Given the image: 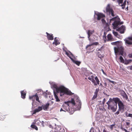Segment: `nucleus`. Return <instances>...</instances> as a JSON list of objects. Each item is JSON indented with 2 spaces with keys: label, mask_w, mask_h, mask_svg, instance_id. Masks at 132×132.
Here are the masks:
<instances>
[{
  "label": "nucleus",
  "mask_w": 132,
  "mask_h": 132,
  "mask_svg": "<svg viewBox=\"0 0 132 132\" xmlns=\"http://www.w3.org/2000/svg\"><path fill=\"white\" fill-rule=\"evenodd\" d=\"M55 88L57 93H60L61 96H63L64 94L69 95L73 94L68 89L65 88L63 86H61L59 87H55Z\"/></svg>",
  "instance_id": "nucleus-1"
},
{
  "label": "nucleus",
  "mask_w": 132,
  "mask_h": 132,
  "mask_svg": "<svg viewBox=\"0 0 132 132\" xmlns=\"http://www.w3.org/2000/svg\"><path fill=\"white\" fill-rule=\"evenodd\" d=\"M113 98H110L109 100L106 103L108 105V109H110L113 112H115L116 111L117 108V105L116 103L114 102Z\"/></svg>",
  "instance_id": "nucleus-2"
},
{
  "label": "nucleus",
  "mask_w": 132,
  "mask_h": 132,
  "mask_svg": "<svg viewBox=\"0 0 132 132\" xmlns=\"http://www.w3.org/2000/svg\"><path fill=\"white\" fill-rule=\"evenodd\" d=\"M113 101L115 103H116L117 105L118 103L119 110H123L125 108V105L121 101L120 99L118 97L113 98Z\"/></svg>",
  "instance_id": "nucleus-3"
},
{
  "label": "nucleus",
  "mask_w": 132,
  "mask_h": 132,
  "mask_svg": "<svg viewBox=\"0 0 132 132\" xmlns=\"http://www.w3.org/2000/svg\"><path fill=\"white\" fill-rule=\"evenodd\" d=\"M114 50L115 54H117L118 53H119V54L123 55L124 49L123 47L122 46H118V47H115L114 48Z\"/></svg>",
  "instance_id": "nucleus-4"
},
{
  "label": "nucleus",
  "mask_w": 132,
  "mask_h": 132,
  "mask_svg": "<svg viewBox=\"0 0 132 132\" xmlns=\"http://www.w3.org/2000/svg\"><path fill=\"white\" fill-rule=\"evenodd\" d=\"M132 36L128 37L127 39H124L125 42V44L127 46H130V45H132Z\"/></svg>",
  "instance_id": "nucleus-5"
},
{
  "label": "nucleus",
  "mask_w": 132,
  "mask_h": 132,
  "mask_svg": "<svg viewBox=\"0 0 132 132\" xmlns=\"http://www.w3.org/2000/svg\"><path fill=\"white\" fill-rule=\"evenodd\" d=\"M29 99L30 100H32L33 101L32 104L34 102L35 100L37 101H38V102H40V101L39 100V97L37 94L36 93L35 95L31 96H30L29 97Z\"/></svg>",
  "instance_id": "nucleus-6"
},
{
  "label": "nucleus",
  "mask_w": 132,
  "mask_h": 132,
  "mask_svg": "<svg viewBox=\"0 0 132 132\" xmlns=\"http://www.w3.org/2000/svg\"><path fill=\"white\" fill-rule=\"evenodd\" d=\"M125 29V27L123 26H122L120 27L117 29V30L119 31L121 34H123Z\"/></svg>",
  "instance_id": "nucleus-7"
},
{
  "label": "nucleus",
  "mask_w": 132,
  "mask_h": 132,
  "mask_svg": "<svg viewBox=\"0 0 132 132\" xmlns=\"http://www.w3.org/2000/svg\"><path fill=\"white\" fill-rule=\"evenodd\" d=\"M68 102H65L64 103L66 104L63 105L64 109L65 110V111H68L70 110L69 105V104L68 103Z\"/></svg>",
  "instance_id": "nucleus-8"
},
{
  "label": "nucleus",
  "mask_w": 132,
  "mask_h": 132,
  "mask_svg": "<svg viewBox=\"0 0 132 132\" xmlns=\"http://www.w3.org/2000/svg\"><path fill=\"white\" fill-rule=\"evenodd\" d=\"M121 94L123 98H125L126 100L128 101H129L127 94L125 91L122 90L121 93Z\"/></svg>",
  "instance_id": "nucleus-9"
},
{
  "label": "nucleus",
  "mask_w": 132,
  "mask_h": 132,
  "mask_svg": "<svg viewBox=\"0 0 132 132\" xmlns=\"http://www.w3.org/2000/svg\"><path fill=\"white\" fill-rule=\"evenodd\" d=\"M120 22L118 21H115L114 23L112 24L113 29H117L118 28V26L120 24Z\"/></svg>",
  "instance_id": "nucleus-10"
},
{
  "label": "nucleus",
  "mask_w": 132,
  "mask_h": 132,
  "mask_svg": "<svg viewBox=\"0 0 132 132\" xmlns=\"http://www.w3.org/2000/svg\"><path fill=\"white\" fill-rule=\"evenodd\" d=\"M96 15L97 16V19L98 20H100L102 18L105 17V15L102 13H97L96 14Z\"/></svg>",
  "instance_id": "nucleus-11"
},
{
  "label": "nucleus",
  "mask_w": 132,
  "mask_h": 132,
  "mask_svg": "<svg viewBox=\"0 0 132 132\" xmlns=\"http://www.w3.org/2000/svg\"><path fill=\"white\" fill-rule=\"evenodd\" d=\"M47 34V37L48 40H52L54 39L53 35L51 34H49L47 32H46Z\"/></svg>",
  "instance_id": "nucleus-12"
},
{
  "label": "nucleus",
  "mask_w": 132,
  "mask_h": 132,
  "mask_svg": "<svg viewBox=\"0 0 132 132\" xmlns=\"http://www.w3.org/2000/svg\"><path fill=\"white\" fill-rule=\"evenodd\" d=\"M106 10V12H109V14H110L111 12L113 11L112 9L110 7V4H108L107 6Z\"/></svg>",
  "instance_id": "nucleus-13"
},
{
  "label": "nucleus",
  "mask_w": 132,
  "mask_h": 132,
  "mask_svg": "<svg viewBox=\"0 0 132 132\" xmlns=\"http://www.w3.org/2000/svg\"><path fill=\"white\" fill-rule=\"evenodd\" d=\"M94 76L93 75H92L90 76H89L88 77V79L90 80L94 84V85H96L95 81L94 80L95 78Z\"/></svg>",
  "instance_id": "nucleus-14"
},
{
  "label": "nucleus",
  "mask_w": 132,
  "mask_h": 132,
  "mask_svg": "<svg viewBox=\"0 0 132 132\" xmlns=\"http://www.w3.org/2000/svg\"><path fill=\"white\" fill-rule=\"evenodd\" d=\"M42 109L43 108L42 106L38 107L37 109H36L34 110L33 112V114H35L36 113L42 110Z\"/></svg>",
  "instance_id": "nucleus-15"
},
{
  "label": "nucleus",
  "mask_w": 132,
  "mask_h": 132,
  "mask_svg": "<svg viewBox=\"0 0 132 132\" xmlns=\"http://www.w3.org/2000/svg\"><path fill=\"white\" fill-rule=\"evenodd\" d=\"M111 44L112 45H116L118 46L119 45H121L122 44V43L121 42H119L118 41L115 42H112Z\"/></svg>",
  "instance_id": "nucleus-16"
},
{
  "label": "nucleus",
  "mask_w": 132,
  "mask_h": 132,
  "mask_svg": "<svg viewBox=\"0 0 132 132\" xmlns=\"http://www.w3.org/2000/svg\"><path fill=\"white\" fill-rule=\"evenodd\" d=\"M98 89H96L95 90V91L94 92V95L93 96V97L92 98V99L93 100H94L97 97V94L98 93Z\"/></svg>",
  "instance_id": "nucleus-17"
},
{
  "label": "nucleus",
  "mask_w": 132,
  "mask_h": 132,
  "mask_svg": "<svg viewBox=\"0 0 132 132\" xmlns=\"http://www.w3.org/2000/svg\"><path fill=\"white\" fill-rule=\"evenodd\" d=\"M107 37L108 38L107 41H112L113 38L111 34H108L107 35Z\"/></svg>",
  "instance_id": "nucleus-18"
},
{
  "label": "nucleus",
  "mask_w": 132,
  "mask_h": 132,
  "mask_svg": "<svg viewBox=\"0 0 132 132\" xmlns=\"http://www.w3.org/2000/svg\"><path fill=\"white\" fill-rule=\"evenodd\" d=\"M26 93L24 90L22 91L21 92V97L23 98L24 99L25 98Z\"/></svg>",
  "instance_id": "nucleus-19"
},
{
  "label": "nucleus",
  "mask_w": 132,
  "mask_h": 132,
  "mask_svg": "<svg viewBox=\"0 0 132 132\" xmlns=\"http://www.w3.org/2000/svg\"><path fill=\"white\" fill-rule=\"evenodd\" d=\"M54 96L55 99L56 100V101L57 102H59L60 101V100L58 96L57 95V93L54 91Z\"/></svg>",
  "instance_id": "nucleus-20"
},
{
  "label": "nucleus",
  "mask_w": 132,
  "mask_h": 132,
  "mask_svg": "<svg viewBox=\"0 0 132 132\" xmlns=\"http://www.w3.org/2000/svg\"><path fill=\"white\" fill-rule=\"evenodd\" d=\"M66 54L72 60H73V59L71 57L73 55L71 52H66Z\"/></svg>",
  "instance_id": "nucleus-21"
},
{
  "label": "nucleus",
  "mask_w": 132,
  "mask_h": 132,
  "mask_svg": "<svg viewBox=\"0 0 132 132\" xmlns=\"http://www.w3.org/2000/svg\"><path fill=\"white\" fill-rule=\"evenodd\" d=\"M94 32V30H88V32H87V33L88 35V38H89V37L90 36L93 34Z\"/></svg>",
  "instance_id": "nucleus-22"
},
{
  "label": "nucleus",
  "mask_w": 132,
  "mask_h": 132,
  "mask_svg": "<svg viewBox=\"0 0 132 132\" xmlns=\"http://www.w3.org/2000/svg\"><path fill=\"white\" fill-rule=\"evenodd\" d=\"M61 128V127L57 126L55 128L54 132H61L60 130Z\"/></svg>",
  "instance_id": "nucleus-23"
},
{
  "label": "nucleus",
  "mask_w": 132,
  "mask_h": 132,
  "mask_svg": "<svg viewBox=\"0 0 132 132\" xmlns=\"http://www.w3.org/2000/svg\"><path fill=\"white\" fill-rule=\"evenodd\" d=\"M60 43L58 41L57 39H56V38H54V42L53 43V44H54L55 46H56L59 44Z\"/></svg>",
  "instance_id": "nucleus-24"
},
{
  "label": "nucleus",
  "mask_w": 132,
  "mask_h": 132,
  "mask_svg": "<svg viewBox=\"0 0 132 132\" xmlns=\"http://www.w3.org/2000/svg\"><path fill=\"white\" fill-rule=\"evenodd\" d=\"M49 105V103H48L45 105H44L43 106V109L45 110H47L48 108Z\"/></svg>",
  "instance_id": "nucleus-25"
},
{
  "label": "nucleus",
  "mask_w": 132,
  "mask_h": 132,
  "mask_svg": "<svg viewBox=\"0 0 132 132\" xmlns=\"http://www.w3.org/2000/svg\"><path fill=\"white\" fill-rule=\"evenodd\" d=\"M97 55L98 57L101 59L103 58L104 56V55L103 54H101L99 52H98Z\"/></svg>",
  "instance_id": "nucleus-26"
},
{
  "label": "nucleus",
  "mask_w": 132,
  "mask_h": 132,
  "mask_svg": "<svg viewBox=\"0 0 132 132\" xmlns=\"http://www.w3.org/2000/svg\"><path fill=\"white\" fill-rule=\"evenodd\" d=\"M126 0H125V1L120 6H121L122 7V9H125V6L126 4Z\"/></svg>",
  "instance_id": "nucleus-27"
},
{
  "label": "nucleus",
  "mask_w": 132,
  "mask_h": 132,
  "mask_svg": "<svg viewBox=\"0 0 132 132\" xmlns=\"http://www.w3.org/2000/svg\"><path fill=\"white\" fill-rule=\"evenodd\" d=\"M94 79L96 81V85H99L100 83V81L98 79L97 77V76L95 77Z\"/></svg>",
  "instance_id": "nucleus-28"
},
{
  "label": "nucleus",
  "mask_w": 132,
  "mask_h": 132,
  "mask_svg": "<svg viewBox=\"0 0 132 132\" xmlns=\"http://www.w3.org/2000/svg\"><path fill=\"white\" fill-rule=\"evenodd\" d=\"M68 102L69 104L70 103H71L74 105H75V101L74 99L73 98H72L71 101H68Z\"/></svg>",
  "instance_id": "nucleus-29"
},
{
  "label": "nucleus",
  "mask_w": 132,
  "mask_h": 132,
  "mask_svg": "<svg viewBox=\"0 0 132 132\" xmlns=\"http://www.w3.org/2000/svg\"><path fill=\"white\" fill-rule=\"evenodd\" d=\"M72 61L74 62L77 65H79L80 63V62L78 61H75L74 59Z\"/></svg>",
  "instance_id": "nucleus-30"
},
{
  "label": "nucleus",
  "mask_w": 132,
  "mask_h": 132,
  "mask_svg": "<svg viewBox=\"0 0 132 132\" xmlns=\"http://www.w3.org/2000/svg\"><path fill=\"white\" fill-rule=\"evenodd\" d=\"M104 35L103 36V39L105 42H106L107 41V39L106 36L105 35V32H104Z\"/></svg>",
  "instance_id": "nucleus-31"
},
{
  "label": "nucleus",
  "mask_w": 132,
  "mask_h": 132,
  "mask_svg": "<svg viewBox=\"0 0 132 132\" xmlns=\"http://www.w3.org/2000/svg\"><path fill=\"white\" fill-rule=\"evenodd\" d=\"M31 127L35 129L36 130H37L38 129L37 127L34 125H31Z\"/></svg>",
  "instance_id": "nucleus-32"
},
{
  "label": "nucleus",
  "mask_w": 132,
  "mask_h": 132,
  "mask_svg": "<svg viewBox=\"0 0 132 132\" xmlns=\"http://www.w3.org/2000/svg\"><path fill=\"white\" fill-rule=\"evenodd\" d=\"M119 59L120 60L121 62L122 63H124V60L122 56H120Z\"/></svg>",
  "instance_id": "nucleus-33"
},
{
  "label": "nucleus",
  "mask_w": 132,
  "mask_h": 132,
  "mask_svg": "<svg viewBox=\"0 0 132 132\" xmlns=\"http://www.w3.org/2000/svg\"><path fill=\"white\" fill-rule=\"evenodd\" d=\"M98 44V42H96L95 43H92L91 44L89 45H88V46H90L92 45H97Z\"/></svg>",
  "instance_id": "nucleus-34"
},
{
  "label": "nucleus",
  "mask_w": 132,
  "mask_h": 132,
  "mask_svg": "<svg viewBox=\"0 0 132 132\" xmlns=\"http://www.w3.org/2000/svg\"><path fill=\"white\" fill-rule=\"evenodd\" d=\"M132 61L131 60H128L125 61V64H128L130 63Z\"/></svg>",
  "instance_id": "nucleus-35"
},
{
  "label": "nucleus",
  "mask_w": 132,
  "mask_h": 132,
  "mask_svg": "<svg viewBox=\"0 0 132 132\" xmlns=\"http://www.w3.org/2000/svg\"><path fill=\"white\" fill-rule=\"evenodd\" d=\"M5 118L4 116H3L0 113V120H3Z\"/></svg>",
  "instance_id": "nucleus-36"
},
{
  "label": "nucleus",
  "mask_w": 132,
  "mask_h": 132,
  "mask_svg": "<svg viewBox=\"0 0 132 132\" xmlns=\"http://www.w3.org/2000/svg\"><path fill=\"white\" fill-rule=\"evenodd\" d=\"M117 2H118V4L120 5V4L123 3V0H117Z\"/></svg>",
  "instance_id": "nucleus-37"
},
{
  "label": "nucleus",
  "mask_w": 132,
  "mask_h": 132,
  "mask_svg": "<svg viewBox=\"0 0 132 132\" xmlns=\"http://www.w3.org/2000/svg\"><path fill=\"white\" fill-rule=\"evenodd\" d=\"M113 33L114 35L116 36H117V35H118V33L117 32L113 31Z\"/></svg>",
  "instance_id": "nucleus-38"
},
{
  "label": "nucleus",
  "mask_w": 132,
  "mask_h": 132,
  "mask_svg": "<svg viewBox=\"0 0 132 132\" xmlns=\"http://www.w3.org/2000/svg\"><path fill=\"white\" fill-rule=\"evenodd\" d=\"M115 126V124H112L110 126V128L111 130H112L113 128V127Z\"/></svg>",
  "instance_id": "nucleus-39"
},
{
  "label": "nucleus",
  "mask_w": 132,
  "mask_h": 132,
  "mask_svg": "<svg viewBox=\"0 0 132 132\" xmlns=\"http://www.w3.org/2000/svg\"><path fill=\"white\" fill-rule=\"evenodd\" d=\"M78 101H77V102H78L79 104H78L79 105H81V102L80 100H79L78 99Z\"/></svg>",
  "instance_id": "nucleus-40"
},
{
  "label": "nucleus",
  "mask_w": 132,
  "mask_h": 132,
  "mask_svg": "<svg viewBox=\"0 0 132 132\" xmlns=\"http://www.w3.org/2000/svg\"><path fill=\"white\" fill-rule=\"evenodd\" d=\"M130 113H128L127 112H125V114L127 117H129L128 115Z\"/></svg>",
  "instance_id": "nucleus-41"
},
{
  "label": "nucleus",
  "mask_w": 132,
  "mask_h": 132,
  "mask_svg": "<svg viewBox=\"0 0 132 132\" xmlns=\"http://www.w3.org/2000/svg\"><path fill=\"white\" fill-rule=\"evenodd\" d=\"M101 21L102 23L104 24L106 22V21L105 20L103 19H102Z\"/></svg>",
  "instance_id": "nucleus-42"
},
{
  "label": "nucleus",
  "mask_w": 132,
  "mask_h": 132,
  "mask_svg": "<svg viewBox=\"0 0 132 132\" xmlns=\"http://www.w3.org/2000/svg\"><path fill=\"white\" fill-rule=\"evenodd\" d=\"M128 57L130 58H132V53H131L129 54L128 55Z\"/></svg>",
  "instance_id": "nucleus-43"
},
{
  "label": "nucleus",
  "mask_w": 132,
  "mask_h": 132,
  "mask_svg": "<svg viewBox=\"0 0 132 132\" xmlns=\"http://www.w3.org/2000/svg\"><path fill=\"white\" fill-rule=\"evenodd\" d=\"M114 12L113 11L112 12H111V15L113 16H114L115 15L114 14Z\"/></svg>",
  "instance_id": "nucleus-44"
},
{
  "label": "nucleus",
  "mask_w": 132,
  "mask_h": 132,
  "mask_svg": "<svg viewBox=\"0 0 132 132\" xmlns=\"http://www.w3.org/2000/svg\"><path fill=\"white\" fill-rule=\"evenodd\" d=\"M92 130H93V132H94V129L93 127H92L91 128V129H90L89 132H91L92 131Z\"/></svg>",
  "instance_id": "nucleus-45"
},
{
  "label": "nucleus",
  "mask_w": 132,
  "mask_h": 132,
  "mask_svg": "<svg viewBox=\"0 0 132 132\" xmlns=\"http://www.w3.org/2000/svg\"><path fill=\"white\" fill-rule=\"evenodd\" d=\"M120 112L119 111H117V112L115 113V114H117V115H118L119 113Z\"/></svg>",
  "instance_id": "nucleus-46"
},
{
  "label": "nucleus",
  "mask_w": 132,
  "mask_h": 132,
  "mask_svg": "<svg viewBox=\"0 0 132 132\" xmlns=\"http://www.w3.org/2000/svg\"><path fill=\"white\" fill-rule=\"evenodd\" d=\"M121 128L122 129V130L124 131L125 132L126 130V129L122 127H121Z\"/></svg>",
  "instance_id": "nucleus-47"
},
{
  "label": "nucleus",
  "mask_w": 132,
  "mask_h": 132,
  "mask_svg": "<svg viewBox=\"0 0 132 132\" xmlns=\"http://www.w3.org/2000/svg\"><path fill=\"white\" fill-rule=\"evenodd\" d=\"M106 101V99H105V98H104L103 100V102H102V103H103V104H104V103H105V102Z\"/></svg>",
  "instance_id": "nucleus-48"
},
{
  "label": "nucleus",
  "mask_w": 132,
  "mask_h": 132,
  "mask_svg": "<svg viewBox=\"0 0 132 132\" xmlns=\"http://www.w3.org/2000/svg\"><path fill=\"white\" fill-rule=\"evenodd\" d=\"M101 70H102V72H103V73L104 75H106V73L104 72V71L103 70V69H101Z\"/></svg>",
  "instance_id": "nucleus-49"
},
{
  "label": "nucleus",
  "mask_w": 132,
  "mask_h": 132,
  "mask_svg": "<svg viewBox=\"0 0 132 132\" xmlns=\"http://www.w3.org/2000/svg\"><path fill=\"white\" fill-rule=\"evenodd\" d=\"M126 125L128 126L130 124V123L129 122H126Z\"/></svg>",
  "instance_id": "nucleus-50"
},
{
  "label": "nucleus",
  "mask_w": 132,
  "mask_h": 132,
  "mask_svg": "<svg viewBox=\"0 0 132 132\" xmlns=\"http://www.w3.org/2000/svg\"><path fill=\"white\" fill-rule=\"evenodd\" d=\"M129 117H130L132 118V114L130 113L128 115Z\"/></svg>",
  "instance_id": "nucleus-51"
},
{
  "label": "nucleus",
  "mask_w": 132,
  "mask_h": 132,
  "mask_svg": "<svg viewBox=\"0 0 132 132\" xmlns=\"http://www.w3.org/2000/svg\"><path fill=\"white\" fill-rule=\"evenodd\" d=\"M60 111H64L65 112H66V111L65 110H63V109H62V108H61V110H60Z\"/></svg>",
  "instance_id": "nucleus-52"
},
{
  "label": "nucleus",
  "mask_w": 132,
  "mask_h": 132,
  "mask_svg": "<svg viewBox=\"0 0 132 132\" xmlns=\"http://www.w3.org/2000/svg\"><path fill=\"white\" fill-rule=\"evenodd\" d=\"M130 69L132 70V65L130 66L129 67Z\"/></svg>",
  "instance_id": "nucleus-53"
},
{
  "label": "nucleus",
  "mask_w": 132,
  "mask_h": 132,
  "mask_svg": "<svg viewBox=\"0 0 132 132\" xmlns=\"http://www.w3.org/2000/svg\"><path fill=\"white\" fill-rule=\"evenodd\" d=\"M103 48V46H102L101 48H100L98 50V51H101V50L102 49V48Z\"/></svg>",
  "instance_id": "nucleus-54"
},
{
  "label": "nucleus",
  "mask_w": 132,
  "mask_h": 132,
  "mask_svg": "<svg viewBox=\"0 0 132 132\" xmlns=\"http://www.w3.org/2000/svg\"><path fill=\"white\" fill-rule=\"evenodd\" d=\"M103 48V46H102L101 48H100L98 50V51H101V50L102 49V48Z\"/></svg>",
  "instance_id": "nucleus-55"
},
{
  "label": "nucleus",
  "mask_w": 132,
  "mask_h": 132,
  "mask_svg": "<svg viewBox=\"0 0 132 132\" xmlns=\"http://www.w3.org/2000/svg\"><path fill=\"white\" fill-rule=\"evenodd\" d=\"M115 19V18H113L110 20V21H111L112 20H114Z\"/></svg>",
  "instance_id": "nucleus-56"
},
{
  "label": "nucleus",
  "mask_w": 132,
  "mask_h": 132,
  "mask_svg": "<svg viewBox=\"0 0 132 132\" xmlns=\"http://www.w3.org/2000/svg\"><path fill=\"white\" fill-rule=\"evenodd\" d=\"M109 82H111L112 83H114V81H111V80H109Z\"/></svg>",
  "instance_id": "nucleus-57"
},
{
  "label": "nucleus",
  "mask_w": 132,
  "mask_h": 132,
  "mask_svg": "<svg viewBox=\"0 0 132 132\" xmlns=\"http://www.w3.org/2000/svg\"><path fill=\"white\" fill-rule=\"evenodd\" d=\"M103 132H108L106 130H105V129H104L103 130Z\"/></svg>",
  "instance_id": "nucleus-58"
},
{
  "label": "nucleus",
  "mask_w": 132,
  "mask_h": 132,
  "mask_svg": "<svg viewBox=\"0 0 132 132\" xmlns=\"http://www.w3.org/2000/svg\"><path fill=\"white\" fill-rule=\"evenodd\" d=\"M100 85L102 87H103V85H102V84L101 83L100 84Z\"/></svg>",
  "instance_id": "nucleus-59"
},
{
  "label": "nucleus",
  "mask_w": 132,
  "mask_h": 132,
  "mask_svg": "<svg viewBox=\"0 0 132 132\" xmlns=\"http://www.w3.org/2000/svg\"><path fill=\"white\" fill-rule=\"evenodd\" d=\"M123 23V22H120V24H122Z\"/></svg>",
  "instance_id": "nucleus-60"
},
{
  "label": "nucleus",
  "mask_w": 132,
  "mask_h": 132,
  "mask_svg": "<svg viewBox=\"0 0 132 132\" xmlns=\"http://www.w3.org/2000/svg\"><path fill=\"white\" fill-rule=\"evenodd\" d=\"M98 132H101L99 129H98Z\"/></svg>",
  "instance_id": "nucleus-61"
},
{
  "label": "nucleus",
  "mask_w": 132,
  "mask_h": 132,
  "mask_svg": "<svg viewBox=\"0 0 132 132\" xmlns=\"http://www.w3.org/2000/svg\"><path fill=\"white\" fill-rule=\"evenodd\" d=\"M126 9H127V10H128V6H127V7H126Z\"/></svg>",
  "instance_id": "nucleus-62"
},
{
  "label": "nucleus",
  "mask_w": 132,
  "mask_h": 132,
  "mask_svg": "<svg viewBox=\"0 0 132 132\" xmlns=\"http://www.w3.org/2000/svg\"><path fill=\"white\" fill-rule=\"evenodd\" d=\"M125 132H129L127 130H126V131Z\"/></svg>",
  "instance_id": "nucleus-63"
},
{
  "label": "nucleus",
  "mask_w": 132,
  "mask_h": 132,
  "mask_svg": "<svg viewBox=\"0 0 132 132\" xmlns=\"http://www.w3.org/2000/svg\"><path fill=\"white\" fill-rule=\"evenodd\" d=\"M131 131H132V127L131 128Z\"/></svg>",
  "instance_id": "nucleus-64"
}]
</instances>
